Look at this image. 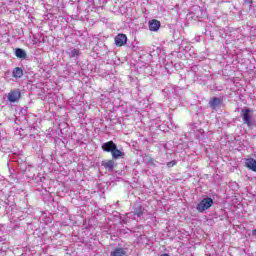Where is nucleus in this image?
Returning <instances> with one entry per match:
<instances>
[{
	"label": "nucleus",
	"instance_id": "1",
	"mask_svg": "<svg viewBox=\"0 0 256 256\" xmlns=\"http://www.w3.org/2000/svg\"><path fill=\"white\" fill-rule=\"evenodd\" d=\"M240 117L242 118L243 124L247 125L250 129L255 125V122H253V110L250 108L244 107L240 112Z\"/></svg>",
	"mask_w": 256,
	"mask_h": 256
},
{
	"label": "nucleus",
	"instance_id": "2",
	"mask_svg": "<svg viewBox=\"0 0 256 256\" xmlns=\"http://www.w3.org/2000/svg\"><path fill=\"white\" fill-rule=\"evenodd\" d=\"M214 201L210 197L203 198L196 206V209L199 213H203L207 211L208 209H211L213 207Z\"/></svg>",
	"mask_w": 256,
	"mask_h": 256
},
{
	"label": "nucleus",
	"instance_id": "3",
	"mask_svg": "<svg viewBox=\"0 0 256 256\" xmlns=\"http://www.w3.org/2000/svg\"><path fill=\"white\" fill-rule=\"evenodd\" d=\"M190 14L192 15L193 19H202L205 12L202 8L198 5H194L190 9Z\"/></svg>",
	"mask_w": 256,
	"mask_h": 256
},
{
	"label": "nucleus",
	"instance_id": "4",
	"mask_svg": "<svg viewBox=\"0 0 256 256\" xmlns=\"http://www.w3.org/2000/svg\"><path fill=\"white\" fill-rule=\"evenodd\" d=\"M19 99H21V91L18 89L12 90L8 93V101H10V103H17Z\"/></svg>",
	"mask_w": 256,
	"mask_h": 256
},
{
	"label": "nucleus",
	"instance_id": "5",
	"mask_svg": "<svg viewBox=\"0 0 256 256\" xmlns=\"http://www.w3.org/2000/svg\"><path fill=\"white\" fill-rule=\"evenodd\" d=\"M116 147H117V144H115L113 140L102 144V150L105 151L106 153H113Z\"/></svg>",
	"mask_w": 256,
	"mask_h": 256
},
{
	"label": "nucleus",
	"instance_id": "6",
	"mask_svg": "<svg viewBox=\"0 0 256 256\" xmlns=\"http://www.w3.org/2000/svg\"><path fill=\"white\" fill-rule=\"evenodd\" d=\"M222 104H223V98L221 97H214L209 101V105L211 109H219V107H221Z\"/></svg>",
	"mask_w": 256,
	"mask_h": 256
},
{
	"label": "nucleus",
	"instance_id": "7",
	"mask_svg": "<svg viewBox=\"0 0 256 256\" xmlns=\"http://www.w3.org/2000/svg\"><path fill=\"white\" fill-rule=\"evenodd\" d=\"M127 43V35L125 34H118L115 37V45L117 47H123Z\"/></svg>",
	"mask_w": 256,
	"mask_h": 256
},
{
	"label": "nucleus",
	"instance_id": "8",
	"mask_svg": "<svg viewBox=\"0 0 256 256\" xmlns=\"http://www.w3.org/2000/svg\"><path fill=\"white\" fill-rule=\"evenodd\" d=\"M148 27L150 31L156 32L158 29H161V22L157 19H152L148 22Z\"/></svg>",
	"mask_w": 256,
	"mask_h": 256
},
{
	"label": "nucleus",
	"instance_id": "9",
	"mask_svg": "<svg viewBox=\"0 0 256 256\" xmlns=\"http://www.w3.org/2000/svg\"><path fill=\"white\" fill-rule=\"evenodd\" d=\"M68 57L71 59L79 57L81 55V50L79 48H70L67 52Z\"/></svg>",
	"mask_w": 256,
	"mask_h": 256
},
{
	"label": "nucleus",
	"instance_id": "10",
	"mask_svg": "<svg viewBox=\"0 0 256 256\" xmlns=\"http://www.w3.org/2000/svg\"><path fill=\"white\" fill-rule=\"evenodd\" d=\"M110 256H127V249L125 248H116L110 253Z\"/></svg>",
	"mask_w": 256,
	"mask_h": 256
},
{
	"label": "nucleus",
	"instance_id": "11",
	"mask_svg": "<svg viewBox=\"0 0 256 256\" xmlns=\"http://www.w3.org/2000/svg\"><path fill=\"white\" fill-rule=\"evenodd\" d=\"M102 167L108 169V171H113L115 167V161L113 160H104L101 162Z\"/></svg>",
	"mask_w": 256,
	"mask_h": 256
},
{
	"label": "nucleus",
	"instance_id": "12",
	"mask_svg": "<svg viewBox=\"0 0 256 256\" xmlns=\"http://www.w3.org/2000/svg\"><path fill=\"white\" fill-rule=\"evenodd\" d=\"M246 167L248 169H251V171H254L256 173V160L253 158H249L246 160Z\"/></svg>",
	"mask_w": 256,
	"mask_h": 256
},
{
	"label": "nucleus",
	"instance_id": "13",
	"mask_svg": "<svg viewBox=\"0 0 256 256\" xmlns=\"http://www.w3.org/2000/svg\"><path fill=\"white\" fill-rule=\"evenodd\" d=\"M145 211V208L139 204L134 205V215L138 217H143V213Z\"/></svg>",
	"mask_w": 256,
	"mask_h": 256
},
{
	"label": "nucleus",
	"instance_id": "14",
	"mask_svg": "<svg viewBox=\"0 0 256 256\" xmlns=\"http://www.w3.org/2000/svg\"><path fill=\"white\" fill-rule=\"evenodd\" d=\"M12 77H14V79H21V77H23V69L21 67L14 68Z\"/></svg>",
	"mask_w": 256,
	"mask_h": 256
},
{
	"label": "nucleus",
	"instance_id": "15",
	"mask_svg": "<svg viewBox=\"0 0 256 256\" xmlns=\"http://www.w3.org/2000/svg\"><path fill=\"white\" fill-rule=\"evenodd\" d=\"M15 55L18 59H27V52L21 48H16Z\"/></svg>",
	"mask_w": 256,
	"mask_h": 256
},
{
	"label": "nucleus",
	"instance_id": "16",
	"mask_svg": "<svg viewBox=\"0 0 256 256\" xmlns=\"http://www.w3.org/2000/svg\"><path fill=\"white\" fill-rule=\"evenodd\" d=\"M112 155V159H121V157H123V155H125L123 153V151L117 149V146L114 148V151L111 152Z\"/></svg>",
	"mask_w": 256,
	"mask_h": 256
},
{
	"label": "nucleus",
	"instance_id": "17",
	"mask_svg": "<svg viewBox=\"0 0 256 256\" xmlns=\"http://www.w3.org/2000/svg\"><path fill=\"white\" fill-rule=\"evenodd\" d=\"M175 165H177V161H175V160H172L167 163V167H175Z\"/></svg>",
	"mask_w": 256,
	"mask_h": 256
},
{
	"label": "nucleus",
	"instance_id": "18",
	"mask_svg": "<svg viewBox=\"0 0 256 256\" xmlns=\"http://www.w3.org/2000/svg\"><path fill=\"white\" fill-rule=\"evenodd\" d=\"M88 7H93V0H87Z\"/></svg>",
	"mask_w": 256,
	"mask_h": 256
},
{
	"label": "nucleus",
	"instance_id": "19",
	"mask_svg": "<svg viewBox=\"0 0 256 256\" xmlns=\"http://www.w3.org/2000/svg\"><path fill=\"white\" fill-rule=\"evenodd\" d=\"M245 3L250 4V7H251V5H253V1H251V0H245Z\"/></svg>",
	"mask_w": 256,
	"mask_h": 256
},
{
	"label": "nucleus",
	"instance_id": "20",
	"mask_svg": "<svg viewBox=\"0 0 256 256\" xmlns=\"http://www.w3.org/2000/svg\"><path fill=\"white\" fill-rule=\"evenodd\" d=\"M253 235H256V230H253Z\"/></svg>",
	"mask_w": 256,
	"mask_h": 256
}]
</instances>
